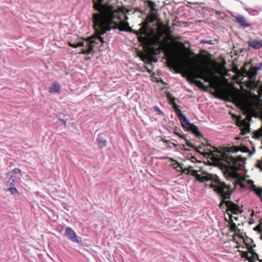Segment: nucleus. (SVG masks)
<instances>
[{
  "instance_id": "obj_1",
  "label": "nucleus",
  "mask_w": 262,
  "mask_h": 262,
  "mask_svg": "<svg viewBox=\"0 0 262 262\" xmlns=\"http://www.w3.org/2000/svg\"><path fill=\"white\" fill-rule=\"evenodd\" d=\"M128 19L122 9L106 7L100 13H94L95 27L101 34H105L113 29H118L121 31L134 33L138 35L145 34L142 29L138 31H134L129 26Z\"/></svg>"
},
{
  "instance_id": "obj_2",
  "label": "nucleus",
  "mask_w": 262,
  "mask_h": 262,
  "mask_svg": "<svg viewBox=\"0 0 262 262\" xmlns=\"http://www.w3.org/2000/svg\"><path fill=\"white\" fill-rule=\"evenodd\" d=\"M188 173L195 177L196 179L201 182L211 181L209 184L210 188H213L214 191L224 199H229L232 194L233 191L230 185L226 184L224 182L220 180L216 175L210 173H206L202 176L198 173V171L192 169V167L190 166L187 169Z\"/></svg>"
},
{
  "instance_id": "obj_3",
  "label": "nucleus",
  "mask_w": 262,
  "mask_h": 262,
  "mask_svg": "<svg viewBox=\"0 0 262 262\" xmlns=\"http://www.w3.org/2000/svg\"><path fill=\"white\" fill-rule=\"evenodd\" d=\"M225 164H223L225 174L229 178L235 180H240L241 176L237 172L242 166L239 162H243L245 159L241 156L236 157L232 156H224Z\"/></svg>"
},
{
  "instance_id": "obj_4",
  "label": "nucleus",
  "mask_w": 262,
  "mask_h": 262,
  "mask_svg": "<svg viewBox=\"0 0 262 262\" xmlns=\"http://www.w3.org/2000/svg\"><path fill=\"white\" fill-rule=\"evenodd\" d=\"M92 21L93 23V28L95 30L96 34L94 35L89 37L86 38L85 41V46L88 47V49L87 50L83 49H81L80 53L82 54L88 55L91 52H93L94 48L96 46V45L99 43V41H101L102 43L105 42L104 40V38L101 36L104 34L100 33V32L98 31V29H96L95 27L94 13L93 14L92 17Z\"/></svg>"
},
{
  "instance_id": "obj_5",
  "label": "nucleus",
  "mask_w": 262,
  "mask_h": 262,
  "mask_svg": "<svg viewBox=\"0 0 262 262\" xmlns=\"http://www.w3.org/2000/svg\"><path fill=\"white\" fill-rule=\"evenodd\" d=\"M175 112L178 115L182 126L186 130L191 131L196 137L199 138L202 137L201 134L198 127L194 124L190 122L189 120L185 115L182 113L180 108L176 110Z\"/></svg>"
},
{
  "instance_id": "obj_6",
  "label": "nucleus",
  "mask_w": 262,
  "mask_h": 262,
  "mask_svg": "<svg viewBox=\"0 0 262 262\" xmlns=\"http://www.w3.org/2000/svg\"><path fill=\"white\" fill-rule=\"evenodd\" d=\"M206 71L203 69H196L194 71L190 74V78L193 79L192 82L198 87L203 88L204 87L203 83L200 80H195V78H200L205 82L213 83V79L211 77L206 75Z\"/></svg>"
},
{
  "instance_id": "obj_7",
  "label": "nucleus",
  "mask_w": 262,
  "mask_h": 262,
  "mask_svg": "<svg viewBox=\"0 0 262 262\" xmlns=\"http://www.w3.org/2000/svg\"><path fill=\"white\" fill-rule=\"evenodd\" d=\"M218 195L223 200L220 204L221 208H222V206L224 204H225L227 207V211H230L234 214H237L240 211L239 207L236 204L232 203L231 201H225V199L222 197L219 194ZM230 195H231V194ZM230 197L231 196H230V198H229V199H230ZM226 200H228V199H226Z\"/></svg>"
},
{
  "instance_id": "obj_8",
  "label": "nucleus",
  "mask_w": 262,
  "mask_h": 262,
  "mask_svg": "<svg viewBox=\"0 0 262 262\" xmlns=\"http://www.w3.org/2000/svg\"><path fill=\"white\" fill-rule=\"evenodd\" d=\"M66 236L68 238L74 243L80 244L82 243V240L80 237H78L76 234L75 231L70 227L66 228L65 230Z\"/></svg>"
},
{
  "instance_id": "obj_9",
  "label": "nucleus",
  "mask_w": 262,
  "mask_h": 262,
  "mask_svg": "<svg viewBox=\"0 0 262 262\" xmlns=\"http://www.w3.org/2000/svg\"><path fill=\"white\" fill-rule=\"evenodd\" d=\"M103 0H94V6L95 10H97L98 12L97 13H100L103 9L106 7H112L110 5H104L102 4Z\"/></svg>"
},
{
  "instance_id": "obj_10",
  "label": "nucleus",
  "mask_w": 262,
  "mask_h": 262,
  "mask_svg": "<svg viewBox=\"0 0 262 262\" xmlns=\"http://www.w3.org/2000/svg\"><path fill=\"white\" fill-rule=\"evenodd\" d=\"M249 46L254 49L262 48V40L251 39L248 41Z\"/></svg>"
},
{
  "instance_id": "obj_11",
  "label": "nucleus",
  "mask_w": 262,
  "mask_h": 262,
  "mask_svg": "<svg viewBox=\"0 0 262 262\" xmlns=\"http://www.w3.org/2000/svg\"><path fill=\"white\" fill-rule=\"evenodd\" d=\"M234 17L236 19V21L243 27L246 28L250 26V24L247 23L246 19L242 15L237 14L234 16Z\"/></svg>"
},
{
  "instance_id": "obj_12",
  "label": "nucleus",
  "mask_w": 262,
  "mask_h": 262,
  "mask_svg": "<svg viewBox=\"0 0 262 262\" xmlns=\"http://www.w3.org/2000/svg\"><path fill=\"white\" fill-rule=\"evenodd\" d=\"M96 143L97 144L99 148L102 149L106 146L107 141L100 134L98 135Z\"/></svg>"
},
{
  "instance_id": "obj_13",
  "label": "nucleus",
  "mask_w": 262,
  "mask_h": 262,
  "mask_svg": "<svg viewBox=\"0 0 262 262\" xmlns=\"http://www.w3.org/2000/svg\"><path fill=\"white\" fill-rule=\"evenodd\" d=\"M262 63H260L258 67H251L249 71V76L250 79L254 78L257 75L258 71L261 69Z\"/></svg>"
},
{
  "instance_id": "obj_14",
  "label": "nucleus",
  "mask_w": 262,
  "mask_h": 262,
  "mask_svg": "<svg viewBox=\"0 0 262 262\" xmlns=\"http://www.w3.org/2000/svg\"><path fill=\"white\" fill-rule=\"evenodd\" d=\"M227 151L229 152L236 153L238 151H241L243 152H249L250 150L247 147H243L241 149H239L237 147H228Z\"/></svg>"
},
{
  "instance_id": "obj_15",
  "label": "nucleus",
  "mask_w": 262,
  "mask_h": 262,
  "mask_svg": "<svg viewBox=\"0 0 262 262\" xmlns=\"http://www.w3.org/2000/svg\"><path fill=\"white\" fill-rule=\"evenodd\" d=\"M241 123L242 125L244 126V127L241 130V134L243 135H244L247 133H249L250 132L249 124L246 120H242L241 121Z\"/></svg>"
},
{
  "instance_id": "obj_16",
  "label": "nucleus",
  "mask_w": 262,
  "mask_h": 262,
  "mask_svg": "<svg viewBox=\"0 0 262 262\" xmlns=\"http://www.w3.org/2000/svg\"><path fill=\"white\" fill-rule=\"evenodd\" d=\"M168 67L172 69L176 73L181 74L182 73V70L180 69L179 64L175 61L169 63Z\"/></svg>"
},
{
  "instance_id": "obj_17",
  "label": "nucleus",
  "mask_w": 262,
  "mask_h": 262,
  "mask_svg": "<svg viewBox=\"0 0 262 262\" xmlns=\"http://www.w3.org/2000/svg\"><path fill=\"white\" fill-rule=\"evenodd\" d=\"M157 19V14L156 13H150L146 17L145 21L146 23H152Z\"/></svg>"
},
{
  "instance_id": "obj_18",
  "label": "nucleus",
  "mask_w": 262,
  "mask_h": 262,
  "mask_svg": "<svg viewBox=\"0 0 262 262\" xmlns=\"http://www.w3.org/2000/svg\"><path fill=\"white\" fill-rule=\"evenodd\" d=\"M60 85L58 83H54L53 86L49 89V92L51 93H58L60 90Z\"/></svg>"
},
{
  "instance_id": "obj_19",
  "label": "nucleus",
  "mask_w": 262,
  "mask_h": 262,
  "mask_svg": "<svg viewBox=\"0 0 262 262\" xmlns=\"http://www.w3.org/2000/svg\"><path fill=\"white\" fill-rule=\"evenodd\" d=\"M245 10L247 11L250 15H255L258 14L259 12L261 10L260 8H257L256 9H253L245 7Z\"/></svg>"
},
{
  "instance_id": "obj_20",
  "label": "nucleus",
  "mask_w": 262,
  "mask_h": 262,
  "mask_svg": "<svg viewBox=\"0 0 262 262\" xmlns=\"http://www.w3.org/2000/svg\"><path fill=\"white\" fill-rule=\"evenodd\" d=\"M252 190L258 196L262 201V188H257L255 185L252 187Z\"/></svg>"
},
{
  "instance_id": "obj_21",
  "label": "nucleus",
  "mask_w": 262,
  "mask_h": 262,
  "mask_svg": "<svg viewBox=\"0 0 262 262\" xmlns=\"http://www.w3.org/2000/svg\"><path fill=\"white\" fill-rule=\"evenodd\" d=\"M146 2L148 4V7L150 9L151 13H155V11H157L155 3L154 2L150 0H147Z\"/></svg>"
},
{
  "instance_id": "obj_22",
  "label": "nucleus",
  "mask_w": 262,
  "mask_h": 262,
  "mask_svg": "<svg viewBox=\"0 0 262 262\" xmlns=\"http://www.w3.org/2000/svg\"><path fill=\"white\" fill-rule=\"evenodd\" d=\"M69 45L70 47L76 48L79 47H83L85 45V42L84 41H79L77 43H73L72 41H69Z\"/></svg>"
},
{
  "instance_id": "obj_23",
  "label": "nucleus",
  "mask_w": 262,
  "mask_h": 262,
  "mask_svg": "<svg viewBox=\"0 0 262 262\" xmlns=\"http://www.w3.org/2000/svg\"><path fill=\"white\" fill-rule=\"evenodd\" d=\"M64 116L65 115L63 114H59L56 115L58 120L63 124L64 127H66L67 120H64L63 119V118H64Z\"/></svg>"
},
{
  "instance_id": "obj_24",
  "label": "nucleus",
  "mask_w": 262,
  "mask_h": 262,
  "mask_svg": "<svg viewBox=\"0 0 262 262\" xmlns=\"http://www.w3.org/2000/svg\"><path fill=\"white\" fill-rule=\"evenodd\" d=\"M242 107L244 111H245L246 113H248L250 112L251 106H249L247 104L243 103Z\"/></svg>"
},
{
  "instance_id": "obj_25",
  "label": "nucleus",
  "mask_w": 262,
  "mask_h": 262,
  "mask_svg": "<svg viewBox=\"0 0 262 262\" xmlns=\"http://www.w3.org/2000/svg\"><path fill=\"white\" fill-rule=\"evenodd\" d=\"M7 191L10 192L11 194L18 193L17 189L14 186L10 187L8 189Z\"/></svg>"
},
{
  "instance_id": "obj_26",
  "label": "nucleus",
  "mask_w": 262,
  "mask_h": 262,
  "mask_svg": "<svg viewBox=\"0 0 262 262\" xmlns=\"http://www.w3.org/2000/svg\"><path fill=\"white\" fill-rule=\"evenodd\" d=\"M230 230L232 232H236L237 230V227L235 224V223H233L232 221H231L230 223Z\"/></svg>"
},
{
  "instance_id": "obj_27",
  "label": "nucleus",
  "mask_w": 262,
  "mask_h": 262,
  "mask_svg": "<svg viewBox=\"0 0 262 262\" xmlns=\"http://www.w3.org/2000/svg\"><path fill=\"white\" fill-rule=\"evenodd\" d=\"M185 140L186 141V144L190 147H192V148H193L194 149H195L196 151H199V150H198V148H195V147L194 146V145L191 143V142L190 141H189L188 140H187L186 139H185Z\"/></svg>"
},
{
  "instance_id": "obj_28",
  "label": "nucleus",
  "mask_w": 262,
  "mask_h": 262,
  "mask_svg": "<svg viewBox=\"0 0 262 262\" xmlns=\"http://www.w3.org/2000/svg\"><path fill=\"white\" fill-rule=\"evenodd\" d=\"M13 176H11V177L10 178V180H9V185L10 186H15V180L13 179Z\"/></svg>"
},
{
  "instance_id": "obj_29",
  "label": "nucleus",
  "mask_w": 262,
  "mask_h": 262,
  "mask_svg": "<svg viewBox=\"0 0 262 262\" xmlns=\"http://www.w3.org/2000/svg\"><path fill=\"white\" fill-rule=\"evenodd\" d=\"M154 110L156 112H158V113H159V114L161 115H164L163 112L162 111H161V110L160 109V108H159L158 106H155L154 107Z\"/></svg>"
},
{
  "instance_id": "obj_30",
  "label": "nucleus",
  "mask_w": 262,
  "mask_h": 262,
  "mask_svg": "<svg viewBox=\"0 0 262 262\" xmlns=\"http://www.w3.org/2000/svg\"><path fill=\"white\" fill-rule=\"evenodd\" d=\"M12 173L14 174L15 173H19L20 176H22L21 171L20 169L15 168L12 170Z\"/></svg>"
},
{
  "instance_id": "obj_31",
  "label": "nucleus",
  "mask_w": 262,
  "mask_h": 262,
  "mask_svg": "<svg viewBox=\"0 0 262 262\" xmlns=\"http://www.w3.org/2000/svg\"><path fill=\"white\" fill-rule=\"evenodd\" d=\"M173 109L174 110V111H176V110L179 109V106L175 103H173Z\"/></svg>"
},
{
  "instance_id": "obj_32",
  "label": "nucleus",
  "mask_w": 262,
  "mask_h": 262,
  "mask_svg": "<svg viewBox=\"0 0 262 262\" xmlns=\"http://www.w3.org/2000/svg\"><path fill=\"white\" fill-rule=\"evenodd\" d=\"M173 109L174 110V111H176V110L179 109V106L175 103H173Z\"/></svg>"
},
{
  "instance_id": "obj_33",
  "label": "nucleus",
  "mask_w": 262,
  "mask_h": 262,
  "mask_svg": "<svg viewBox=\"0 0 262 262\" xmlns=\"http://www.w3.org/2000/svg\"><path fill=\"white\" fill-rule=\"evenodd\" d=\"M173 109L174 110V111H176V110L179 109V106L175 103H173Z\"/></svg>"
},
{
  "instance_id": "obj_34",
  "label": "nucleus",
  "mask_w": 262,
  "mask_h": 262,
  "mask_svg": "<svg viewBox=\"0 0 262 262\" xmlns=\"http://www.w3.org/2000/svg\"><path fill=\"white\" fill-rule=\"evenodd\" d=\"M144 69H146V71L148 73H151V71L150 70H149L147 67H144Z\"/></svg>"
},
{
  "instance_id": "obj_35",
  "label": "nucleus",
  "mask_w": 262,
  "mask_h": 262,
  "mask_svg": "<svg viewBox=\"0 0 262 262\" xmlns=\"http://www.w3.org/2000/svg\"><path fill=\"white\" fill-rule=\"evenodd\" d=\"M257 167L260 168L261 170H262V167H261V164L259 162H258L257 164Z\"/></svg>"
},
{
  "instance_id": "obj_36",
  "label": "nucleus",
  "mask_w": 262,
  "mask_h": 262,
  "mask_svg": "<svg viewBox=\"0 0 262 262\" xmlns=\"http://www.w3.org/2000/svg\"><path fill=\"white\" fill-rule=\"evenodd\" d=\"M203 42H206V43H208V44H210V45H212V44H213V43H212V41H211V40H209V41H203Z\"/></svg>"
},
{
  "instance_id": "obj_37",
  "label": "nucleus",
  "mask_w": 262,
  "mask_h": 262,
  "mask_svg": "<svg viewBox=\"0 0 262 262\" xmlns=\"http://www.w3.org/2000/svg\"><path fill=\"white\" fill-rule=\"evenodd\" d=\"M178 136H179L180 138H182V139H185L184 138V136L183 135H180V134H176Z\"/></svg>"
},
{
  "instance_id": "obj_38",
  "label": "nucleus",
  "mask_w": 262,
  "mask_h": 262,
  "mask_svg": "<svg viewBox=\"0 0 262 262\" xmlns=\"http://www.w3.org/2000/svg\"><path fill=\"white\" fill-rule=\"evenodd\" d=\"M216 97L220 99H223V97L221 96H217Z\"/></svg>"
},
{
  "instance_id": "obj_39",
  "label": "nucleus",
  "mask_w": 262,
  "mask_h": 262,
  "mask_svg": "<svg viewBox=\"0 0 262 262\" xmlns=\"http://www.w3.org/2000/svg\"><path fill=\"white\" fill-rule=\"evenodd\" d=\"M143 72H145V71H146V69H144V67L143 68V70H142Z\"/></svg>"
},
{
  "instance_id": "obj_40",
  "label": "nucleus",
  "mask_w": 262,
  "mask_h": 262,
  "mask_svg": "<svg viewBox=\"0 0 262 262\" xmlns=\"http://www.w3.org/2000/svg\"><path fill=\"white\" fill-rule=\"evenodd\" d=\"M247 119H251V118H250L249 117L247 116Z\"/></svg>"
},
{
  "instance_id": "obj_41",
  "label": "nucleus",
  "mask_w": 262,
  "mask_h": 262,
  "mask_svg": "<svg viewBox=\"0 0 262 262\" xmlns=\"http://www.w3.org/2000/svg\"><path fill=\"white\" fill-rule=\"evenodd\" d=\"M234 219H235V220H237V217H235Z\"/></svg>"
},
{
  "instance_id": "obj_42",
  "label": "nucleus",
  "mask_w": 262,
  "mask_h": 262,
  "mask_svg": "<svg viewBox=\"0 0 262 262\" xmlns=\"http://www.w3.org/2000/svg\"><path fill=\"white\" fill-rule=\"evenodd\" d=\"M257 229H258V228H257V227H256V228H255V230H257Z\"/></svg>"
},
{
  "instance_id": "obj_43",
  "label": "nucleus",
  "mask_w": 262,
  "mask_h": 262,
  "mask_svg": "<svg viewBox=\"0 0 262 262\" xmlns=\"http://www.w3.org/2000/svg\"><path fill=\"white\" fill-rule=\"evenodd\" d=\"M257 229H258V228H257V227H256V228H255V230H257Z\"/></svg>"
}]
</instances>
